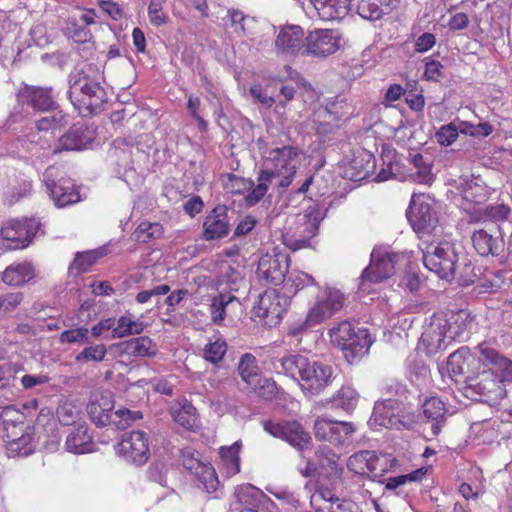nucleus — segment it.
<instances>
[{
  "instance_id": "obj_1",
  "label": "nucleus",
  "mask_w": 512,
  "mask_h": 512,
  "mask_svg": "<svg viewBox=\"0 0 512 512\" xmlns=\"http://www.w3.org/2000/svg\"><path fill=\"white\" fill-rule=\"evenodd\" d=\"M274 368L295 380L305 394L317 396L331 385L334 369L331 365L310 360L301 354H290L276 359Z\"/></svg>"
},
{
  "instance_id": "obj_2",
  "label": "nucleus",
  "mask_w": 512,
  "mask_h": 512,
  "mask_svg": "<svg viewBox=\"0 0 512 512\" xmlns=\"http://www.w3.org/2000/svg\"><path fill=\"white\" fill-rule=\"evenodd\" d=\"M68 97L79 113L86 117L100 113L108 100L105 89L82 70L69 75Z\"/></svg>"
},
{
  "instance_id": "obj_3",
  "label": "nucleus",
  "mask_w": 512,
  "mask_h": 512,
  "mask_svg": "<svg viewBox=\"0 0 512 512\" xmlns=\"http://www.w3.org/2000/svg\"><path fill=\"white\" fill-rule=\"evenodd\" d=\"M323 217L322 210L318 205L307 207L303 213L293 218V226L282 233L283 244L292 251L309 247L310 240L318 233Z\"/></svg>"
},
{
  "instance_id": "obj_4",
  "label": "nucleus",
  "mask_w": 512,
  "mask_h": 512,
  "mask_svg": "<svg viewBox=\"0 0 512 512\" xmlns=\"http://www.w3.org/2000/svg\"><path fill=\"white\" fill-rule=\"evenodd\" d=\"M408 262L409 259L404 253L373 249L370 264L363 270L360 277V289L368 292L371 284L390 278L398 268L406 266Z\"/></svg>"
},
{
  "instance_id": "obj_5",
  "label": "nucleus",
  "mask_w": 512,
  "mask_h": 512,
  "mask_svg": "<svg viewBox=\"0 0 512 512\" xmlns=\"http://www.w3.org/2000/svg\"><path fill=\"white\" fill-rule=\"evenodd\" d=\"M329 334L331 342L343 351L350 363L364 356L372 345L368 331L361 328L355 330L349 321H342L332 327Z\"/></svg>"
},
{
  "instance_id": "obj_6",
  "label": "nucleus",
  "mask_w": 512,
  "mask_h": 512,
  "mask_svg": "<svg viewBox=\"0 0 512 512\" xmlns=\"http://www.w3.org/2000/svg\"><path fill=\"white\" fill-rule=\"evenodd\" d=\"M434 199L426 194H413L407 211V218L413 230L420 236L442 233L434 208Z\"/></svg>"
},
{
  "instance_id": "obj_7",
  "label": "nucleus",
  "mask_w": 512,
  "mask_h": 512,
  "mask_svg": "<svg viewBox=\"0 0 512 512\" xmlns=\"http://www.w3.org/2000/svg\"><path fill=\"white\" fill-rule=\"evenodd\" d=\"M267 170L273 173V178H281L279 186L288 187L296 173L299 164L300 150L294 146L275 147L265 152Z\"/></svg>"
},
{
  "instance_id": "obj_8",
  "label": "nucleus",
  "mask_w": 512,
  "mask_h": 512,
  "mask_svg": "<svg viewBox=\"0 0 512 512\" xmlns=\"http://www.w3.org/2000/svg\"><path fill=\"white\" fill-rule=\"evenodd\" d=\"M275 39L273 42L275 55L285 61H292L299 56H304L305 34L298 25L275 26Z\"/></svg>"
},
{
  "instance_id": "obj_9",
  "label": "nucleus",
  "mask_w": 512,
  "mask_h": 512,
  "mask_svg": "<svg viewBox=\"0 0 512 512\" xmlns=\"http://www.w3.org/2000/svg\"><path fill=\"white\" fill-rule=\"evenodd\" d=\"M458 256L452 244L445 242L429 245L423 253V263L427 269L441 279L452 280L455 275Z\"/></svg>"
},
{
  "instance_id": "obj_10",
  "label": "nucleus",
  "mask_w": 512,
  "mask_h": 512,
  "mask_svg": "<svg viewBox=\"0 0 512 512\" xmlns=\"http://www.w3.org/2000/svg\"><path fill=\"white\" fill-rule=\"evenodd\" d=\"M465 395L473 400L494 406L506 396L502 382L491 372H483L469 380Z\"/></svg>"
},
{
  "instance_id": "obj_11",
  "label": "nucleus",
  "mask_w": 512,
  "mask_h": 512,
  "mask_svg": "<svg viewBox=\"0 0 512 512\" xmlns=\"http://www.w3.org/2000/svg\"><path fill=\"white\" fill-rule=\"evenodd\" d=\"M371 420L379 426L397 430L409 428L415 422L414 415L406 412L403 405L392 398L375 404Z\"/></svg>"
},
{
  "instance_id": "obj_12",
  "label": "nucleus",
  "mask_w": 512,
  "mask_h": 512,
  "mask_svg": "<svg viewBox=\"0 0 512 512\" xmlns=\"http://www.w3.org/2000/svg\"><path fill=\"white\" fill-rule=\"evenodd\" d=\"M345 305L344 294L335 288H325L317 294L314 305L309 309L306 325L314 326L339 312Z\"/></svg>"
},
{
  "instance_id": "obj_13",
  "label": "nucleus",
  "mask_w": 512,
  "mask_h": 512,
  "mask_svg": "<svg viewBox=\"0 0 512 512\" xmlns=\"http://www.w3.org/2000/svg\"><path fill=\"white\" fill-rule=\"evenodd\" d=\"M58 169L54 166L48 167L43 173V181L57 207H66L81 200L80 193L71 179L61 178L55 181Z\"/></svg>"
},
{
  "instance_id": "obj_14",
  "label": "nucleus",
  "mask_w": 512,
  "mask_h": 512,
  "mask_svg": "<svg viewBox=\"0 0 512 512\" xmlns=\"http://www.w3.org/2000/svg\"><path fill=\"white\" fill-rule=\"evenodd\" d=\"M313 428L316 439L335 446L343 445L356 432L354 423L337 421L326 416L317 417Z\"/></svg>"
},
{
  "instance_id": "obj_15",
  "label": "nucleus",
  "mask_w": 512,
  "mask_h": 512,
  "mask_svg": "<svg viewBox=\"0 0 512 512\" xmlns=\"http://www.w3.org/2000/svg\"><path fill=\"white\" fill-rule=\"evenodd\" d=\"M264 430L275 438L282 439L298 450H304L311 444L312 438L297 421H265Z\"/></svg>"
},
{
  "instance_id": "obj_16",
  "label": "nucleus",
  "mask_w": 512,
  "mask_h": 512,
  "mask_svg": "<svg viewBox=\"0 0 512 512\" xmlns=\"http://www.w3.org/2000/svg\"><path fill=\"white\" fill-rule=\"evenodd\" d=\"M287 300L276 290H267L259 296L258 302L253 307L256 317L263 319L265 325L275 326L283 318L286 312Z\"/></svg>"
},
{
  "instance_id": "obj_17",
  "label": "nucleus",
  "mask_w": 512,
  "mask_h": 512,
  "mask_svg": "<svg viewBox=\"0 0 512 512\" xmlns=\"http://www.w3.org/2000/svg\"><path fill=\"white\" fill-rule=\"evenodd\" d=\"M339 47L340 37L337 31L315 30L305 37L304 56L326 57L334 54Z\"/></svg>"
},
{
  "instance_id": "obj_18",
  "label": "nucleus",
  "mask_w": 512,
  "mask_h": 512,
  "mask_svg": "<svg viewBox=\"0 0 512 512\" xmlns=\"http://www.w3.org/2000/svg\"><path fill=\"white\" fill-rule=\"evenodd\" d=\"M16 97L20 104H26L35 111L45 112L57 108L51 87L24 84L19 88Z\"/></svg>"
},
{
  "instance_id": "obj_19",
  "label": "nucleus",
  "mask_w": 512,
  "mask_h": 512,
  "mask_svg": "<svg viewBox=\"0 0 512 512\" xmlns=\"http://www.w3.org/2000/svg\"><path fill=\"white\" fill-rule=\"evenodd\" d=\"M117 452L127 461L143 464L149 457L148 436L142 431H131L122 436Z\"/></svg>"
},
{
  "instance_id": "obj_20",
  "label": "nucleus",
  "mask_w": 512,
  "mask_h": 512,
  "mask_svg": "<svg viewBox=\"0 0 512 512\" xmlns=\"http://www.w3.org/2000/svg\"><path fill=\"white\" fill-rule=\"evenodd\" d=\"M288 272V258L282 253L265 254L258 262V278L270 285H280Z\"/></svg>"
},
{
  "instance_id": "obj_21",
  "label": "nucleus",
  "mask_w": 512,
  "mask_h": 512,
  "mask_svg": "<svg viewBox=\"0 0 512 512\" xmlns=\"http://www.w3.org/2000/svg\"><path fill=\"white\" fill-rule=\"evenodd\" d=\"M387 463V455H378L374 451L363 450L348 458L347 468L357 475L371 474L378 477L386 470L383 466Z\"/></svg>"
},
{
  "instance_id": "obj_22",
  "label": "nucleus",
  "mask_w": 512,
  "mask_h": 512,
  "mask_svg": "<svg viewBox=\"0 0 512 512\" xmlns=\"http://www.w3.org/2000/svg\"><path fill=\"white\" fill-rule=\"evenodd\" d=\"M232 217L225 205H218L213 208L205 217L203 222V238L206 241L222 239L231 231Z\"/></svg>"
},
{
  "instance_id": "obj_23",
  "label": "nucleus",
  "mask_w": 512,
  "mask_h": 512,
  "mask_svg": "<svg viewBox=\"0 0 512 512\" xmlns=\"http://www.w3.org/2000/svg\"><path fill=\"white\" fill-rule=\"evenodd\" d=\"M68 124V115L62 111H56L51 115L35 120L34 123L26 124L19 132L22 137L26 138L30 143H39L40 138L37 137L40 132H49L60 129Z\"/></svg>"
},
{
  "instance_id": "obj_24",
  "label": "nucleus",
  "mask_w": 512,
  "mask_h": 512,
  "mask_svg": "<svg viewBox=\"0 0 512 512\" xmlns=\"http://www.w3.org/2000/svg\"><path fill=\"white\" fill-rule=\"evenodd\" d=\"M34 235L32 222L28 220H10L1 229V236L10 241L14 249L28 246Z\"/></svg>"
},
{
  "instance_id": "obj_25",
  "label": "nucleus",
  "mask_w": 512,
  "mask_h": 512,
  "mask_svg": "<svg viewBox=\"0 0 512 512\" xmlns=\"http://www.w3.org/2000/svg\"><path fill=\"white\" fill-rule=\"evenodd\" d=\"M93 131L84 124H74L62 135L57 144L58 151H77L86 148L93 141Z\"/></svg>"
},
{
  "instance_id": "obj_26",
  "label": "nucleus",
  "mask_w": 512,
  "mask_h": 512,
  "mask_svg": "<svg viewBox=\"0 0 512 512\" xmlns=\"http://www.w3.org/2000/svg\"><path fill=\"white\" fill-rule=\"evenodd\" d=\"M114 401L110 392L94 393L87 405V413L97 426H105L109 423Z\"/></svg>"
},
{
  "instance_id": "obj_27",
  "label": "nucleus",
  "mask_w": 512,
  "mask_h": 512,
  "mask_svg": "<svg viewBox=\"0 0 512 512\" xmlns=\"http://www.w3.org/2000/svg\"><path fill=\"white\" fill-rule=\"evenodd\" d=\"M448 410L439 397H429L422 403V416L431 423L433 436H438L446 424Z\"/></svg>"
},
{
  "instance_id": "obj_28",
  "label": "nucleus",
  "mask_w": 512,
  "mask_h": 512,
  "mask_svg": "<svg viewBox=\"0 0 512 512\" xmlns=\"http://www.w3.org/2000/svg\"><path fill=\"white\" fill-rule=\"evenodd\" d=\"M472 242L475 250L481 256H498L504 247V241L501 237H494L483 229L473 233Z\"/></svg>"
},
{
  "instance_id": "obj_29",
  "label": "nucleus",
  "mask_w": 512,
  "mask_h": 512,
  "mask_svg": "<svg viewBox=\"0 0 512 512\" xmlns=\"http://www.w3.org/2000/svg\"><path fill=\"white\" fill-rule=\"evenodd\" d=\"M479 361L485 365H491L504 371L512 377V361L501 355L496 349L487 343H481L476 348Z\"/></svg>"
},
{
  "instance_id": "obj_30",
  "label": "nucleus",
  "mask_w": 512,
  "mask_h": 512,
  "mask_svg": "<svg viewBox=\"0 0 512 512\" xmlns=\"http://www.w3.org/2000/svg\"><path fill=\"white\" fill-rule=\"evenodd\" d=\"M320 19L331 21L343 18L349 11L346 0H311Z\"/></svg>"
},
{
  "instance_id": "obj_31",
  "label": "nucleus",
  "mask_w": 512,
  "mask_h": 512,
  "mask_svg": "<svg viewBox=\"0 0 512 512\" xmlns=\"http://www.w3.org/2000/svg\"><path fill=\"white\" fill-rule=\"evenodd\" d=\"M93 442L84 424L77 426L66 438L65 448L74 454H85L93 451Z\"/></svg>"
},
{
  "instance_id": "obj_32",
  "label": "nucleus",
  "mask_w": 512,
  "mask_h": 512,
  "mask_svg": "<svg viewBox=\"0 0 512 512\" xmlns=\"http://www.w3.org/2000/svg\"><path fill=\"white\" fill-rule=\"evenodd\" d=\"M34 276V268L30 263H13L3 271L2 281L8 286H21Z\"/></svg>"
},
{
  "instance_id": "obj_33",
  "label": "nucleus",
  "mask_w": 512,
  "mask_h": 512,
  "mask_svg": "<svg viewBox=\"0 0 512 512\" xmlns=\"http://www.w3.org/2000/svg\"><path fill=\"white\" fill-rule=\"evenodd\" d=\"M445 337V325L441 321H432L424 327L420 341L426 347L427 353L432 354L441 349Z\"/></svg>"
},
{
  "instance_id": "obj_34",
  "label": "nucleus",
  "mask_w": 512,
  "mask_h": 512,
  "mask_svg": "<svg viewBox=\"0 0 512 512\" xmlns=\"http://www.w3.org/2000/svg\"><path fill=\"white\" fill-rule=\"evenodd\" d=\"M392 0H360L357 12L367 20L375 21L392 10Z\"/></svg>"
},
{
  "instance_id": "obj_35",
  "label": "nucleus",
  "mask_w": 512,
  "mask_h": 512,
  "mask_svg": "<svg viewBox=\"0 0 512 512\" xmlns=\"http://www.w3.org/2000/svg\"><path fill=\"white\" fill-rule=\"evenodd\" d=\"M121 352L134 357H150L155 355V346L147 336L133 338L119 344Z\"/></svg>"
},
{
  "instance_id": "obj_36",
  "label": "nucleus",
  "mask_w": 512,
  "mask_h": 512,
  "mask_svg": "<svg viewBox=\"0 0 512 512\" xmlns=\"http://www.w3.org/2000/svg\"><path fill=\"white\" fill-rule=\"evenodd\" d=\"M473 360L474 356L470 354L468 347H462L448 357L447 371L451 377L462 376Z\"/></svg>"
},
{
  "instance_id": "obj_37",
  "label": "nucleus",
  "mask_w": 512,
  "mask_h": 512,
  "mask_svg": "<svg viewBox=\"0 0 512 512\" xmlns=\"http://www.w3.org/2000/svg\"><path fill=\"white\" fill-rule=\"evenodd\" d=\"M106 254L105 248H99L86 252H79L76 254L74 262L70 265L69 271L71 274L78 275L86 272L98 259Z\"/></svg>"
},
{
  "instance_id": "obj_38",
  "label": "nucleus",
  "mask_w": 512,
  "mask_h": 512,
  "mask_svg": "<svg viewBox=\"0 0 512 512\" xmlns=\"http://www.w3.org/2000/svg\"><path fill=\"white\" fill-rule=\"evenodd\" d=\"M237 369L242 381L245 382L248 387L254 384L261 376L257 359L251 353H245L241 356Z\"/></svg>"
},
{
  "instance_id": "obj_39",
  "label": "nucleus",
  "mask_w": 512,
  "mask_h": 512,
  "mask_svg": "<svg viewBox=\"0 0 512 512\" xmlns=\"http://www.w3.org/2000/svg\"><path fill=\"white\" fill-rule=\"evenodd\" d=\"M236 502L245 507V509H254L261 502L263 493L258 488L247 484L238 486L234 491Z\"/></svg>"
},
{
  "instance_id": "obj_40",
  "label": "nucleus",
  "mask_w": 512,
  "mask_h": 512,
  "mask_svg": "<svg viewBox=\"0 0 512 512\" xmlns=\"http://www.w3.org/2000/svg\"><path fill=\"white\" fill-rule=\"evenodd\" d=\"M31 430L21 433L19 438L4 440L9 457L27 456L33 452Z\"/></svg>"
},
{
  "instance_id": "obj_41",
  "label": "nucleus",
  "mask_w": 512,
  "mask_h": 512,
  "mask_svg": "<svg viewBox=\"0 0 512 512\" xmlns=\"http://www.w3.org/2000/svg\"><path fill=\"white\" fill-rule=\"evenodd\" d=\"M240 448L241 442L239 441H236L230 446H223L220 448V458L226 467L228 475H235L240 471Z\"/></svg>"
},
{
  "instance_id": "obj_42",
  "label": "nucleus",
  "mask_w": 512,
  "mask_h": 512,
  "mask_svg": "<svg viewBox=\"0 0 512 512\" xmlns=\"http://www.w3.org/2000/svg\"><path fill=\"white\" fill-rule=\"evenodd\" d=\"M359 394L351 386H342L340 390L331 398L333 407H339L346 412H352L357 406Z\"/></svg>"
},
{
  "instance_id": "obj_43",
  "label": "nucleus",
  "mask_w": 512,
  "mask_h": 512,
  "mask_svg": "<svg viewBox=\"0 0 512 512\" xmlns=\"http://www.w3.org/2000/svg\"><path fill=\"white\" fill-rule=\"evenodd\" d=\"M163 234V227L158 222H141L134 232L131 234V239L139 243H148L153 239H158Z\"/></svg>"
},
{
  "instance_id": "obj_44",
  "label": "nucleus",
  "mask_w": 512,
  "mask_h": 512,
  "mask_svg": "<svg viewBox=\"0 0 512 512\" xmlns=\"http://www.w3.org/2000/svg\"><path fill=\"white\" fill-rule=\"evenodd\" d=\"M144 324L134 320L131 314L123 315L117 320V326L112 329L113 338H123L132 334H140Z\"/></svg>"
},
{
  "instance_id": "obj_45",
  "label": "nucleus",
  "mask_w": 512,
  "mask_h": 512,
  "mask_svg": "<svg viewBox=\"0 0 512 512\" xmlns=\"http://www.w3.org/2000/svg\"><path fill=\"white\" fill-rule=\"evenodd\" d=\"M272 179V172H269L268 170H262L257 178V186H253L245 197L246 204L253 206L258 203L267 193L268 186L272 182Z\"/></svg>"
},
{
  "instance_id": "obj_46",
  "label": "nucleus",
  "mask_w": 512,
  "mask_h": 512,
  "mask_svg": "<svg viewBox=\"0 0 512 512\" xmlns=\"http://www.w3.org/2000/svg\"><path fill=\"white\" fill-rule=\"evenodd\" d=\"M194 474L198 480V486L205 490L207 493H211L217 490L219 486V480L215 469L211 465L204 464Z\"/></svg>"
},
{
  "instance_id": "obj_47",
  "label": "nucleus",
  "mask_w": 512,
  "mask_h": 512,
  "mask_svg": "<svg viewBox=\"0 0 512 512\" xmlns=\"http://www.w3.org/2000/svg\"><path fill=\"white\" fill-rule=\"evenodd\" d=\"M81 411V406L76 402L65 400L57 408V417L61 424L69 426L80 418Z\"/></svg>"
},
{
  "instance_id": "obj_48",
  "label": "nucleus",
  "mask_w": 512,
  "mask_h": 512,
  "mask_svg": "<svg viewBox=\"0 0 512 512\" xmlns=\"http://www.w3.org/2000/svg\"><path fill=\"white\" fill-rule=\"evenodd\" d=\"M173 419L180 426L192 429L197 422L196 408L186 401L178 409L173 410Z\"/></svg>"
},
{
  "instance_id": "obj_49",
  "label": "nucleus",
  "mask_w": 512,
  "mask_h": 512,
  "mask_svg": "<svg viewBox=\"0 0 512 512\" xmlns=\"http://www.w3.org/2000/svg\"><path fill=\"white\" fill-rule=\"evenodd\" d=\"M464 123H460L457 125L454 122L443 125L440 129L435 133V139L441 146H450L459 136V132L467 134L468 131L462 129L461 126Z\"/></svg>"
},
{
  "instance_id": "obj_50",
  "label": "nucleus",
  "mask_w": 512,
  "mask_h": 512,
  "mask_svg": "<svg viewBox=\"0 0 512 512\" xmlns=\"http://www.w3.org/2000/svg\"><path fill=\"white\" fill-rule=\"evenodd\" d=\"M426 470L423 468L412 471L411 473L405 475H399L396 477H390L385 480V488L387 490L395 491L397 489H401L407 483L417 482L421 480V478L425 475ZM402 490L397 491V494H401Z\"/></svg>"
},
{
  "instance_id": "obj_51",
  "label": "nucleus",
  "mask_w": 512,
  "mask_h": 512,
  "mask_svg": "<svg viewBox=\"0 0 512 512\" xmlns=\"http://www.w3.org/2000/svg\"><path fill=\"white\" fill-rule=\"evenodd\" d=\"M410 162L416 169L413 176L417 182L430 183L433 180L431 166L420 153L410 154Z\"/></svg>"
},
{
  "instance_id": "obj_52",
  "label": "nucleus",
  "mask_w": 512,
  "mask_h": 512,
  "mask_svg": "<svg viewBox=\"0 0 512 512\" xmlns=\"http://www.w3.org/2000/svg\"><path fill=\"white\" fill-rule=\"evenodd\" d=\"M233 302H238L235 296L219 294L214 297L210 305L212 320L219 324L225 316L226 308Z\"/></svg>"
},
{
  "instance_id": "obj_53",
  "label": "nucleus",
  "mask_w": 512,
  "mask_h": 512,
  "mask_svg": "<svg viewBox=\"0 0 512 512\" xmlns=\"http://www.w3.org/2000/svg\"><path fill=\"white\" fill-rule=\"evenodd\" d=\"M251 390L264 400H272L277 393L276 382L272 378L259 377L254 384L249 386Z\"/></svg>"
},
{
  "instance_id": "obj_54",
  "label": "nucleus",
  "mask_w": 512,
  "mask_h": 512,
  "mask_svg": "<svg viewBox=\"0 0 512 512\" xmlns=\"http://www.w3.org/2000/svg\"><path fill=\"white\" fill-rule=\"evenodd\" d=\"M227 352V343L223 339H216L209 342L204 348V358L212 364L219 363Z\"/></svg>"
},
{
  "instance_id": "obj_55",
  "label": "nucleus",
  "mask_w": 512,
  "mask_h": 512,
  "mask_svg": "<svg viewBox=\"0 0 512 512\" xmlns=\"http://www.w3.org/2000/svg\"><path fill=\"white\" fill-rule=\"evenodd\" d=\"M107 353L106 346L104 344H96L84 348L79 354L75 356L76 362H88V361H102Z\"/></svg>"
},
{
  "instance_id": "obj_56",
  "label": "nucleus",
  "mask_w": 512,
  "mask_h": 512,
  "mask_svg": "<svg viewBox=\"0 0 512 512\" xmlns=\"http://www.w3.org/2000/svg\"><path fill=\"white\" fill-rule=\"evenodd\" d=\"M316 456L321 468L332 472L338 470L339 457L329 447H321L317 450Z\"/></svg>"
},
{
  "instance_id": "obj_57",
  "label": "nucleus",
  "mask_w": 512,
  "mask_h": 512,
  "mask_svg": "<svg viewBox=\"0 0 512 512\" xmlns=\"http://www.w3.org/2000/svg\"><path fill=\"white\" fill-rule=\"evenodd\" d=\"M61 343L84 344L89 340V330L86 327L65 330L60 334Z\"/></svg>"
},
{
  "instance_id": "obj_58",
  "label": "nucleus",
  "mask_w": 512,
  "mask_h": 512,
  "mask_svg": "<svg viewBox=\"0 0 512 512\" xmlns=\"http://www.w3.org/2000/svg\"><path fill=\"white\" fill-rule=\"evenodd\" d=\"M66 34L77 43H87L92 39V33L86 26H80L75 21L68 22Z\"/></svg>"
},
{
  "instance_id": "obj_59",
  "label": "nucleus",
  "mask_w": 512,
  "mask_h": 512,
  "mask_svg": "<svg viewBox=\"0 0 512 512\" xmlns=\"http://www.w3.org/2000/svg\"><path fill=\"white\" fill-rule=\"evenodd\" d=\"M32 189V183L31 181L24 179L19 185V188L12 185L8 187L7 191L5 192L6 200L9 204H14L17 201H19L21 198L27 196Z\"/></svg>"
},
{
  "instance_id": "obj_60",
  "label": "nucleus",
  "mask_w": 512,
  "mask_h": 512,
  "mask_svg": "<svg viewBox=\"0 0 512 512\" xmlns=\"http://www.w3.org/2000/svg\"><path fill=\"white\" fill-rule=\"evenodd\" d=\"M23 301L21 292H10L0 295V313L7 314L14 311Z\"/></svg>"
},
{
  "instance_id": "obj_61",
  "label": "nucleus",
  "mask_w": 512,
  "mask_h": 512,
  "mask_svg": "<svg viewBox=\"0 0 512 512\" xmlns=\"http://www.w3.org/2000/svg\"><path fill=\"white\" fill-rule=\"evenodd\" d=\"M254 183L234 174H230L226 183V188L233 194H243L252 189Z\"/></svg>"
},
{
  "instance_id": "obj_62",
  "label": "nucleus",
  "mask_w": 512,
  "mask_h": 512,
  "mask_svg": "<svg viewBox=\"0 0 512 512\" xmlns=\"http://www.w3.org/2000/svg\"><path fill=\"white\" fill-rule=\"evenodd\" d=\"M25 104H20L18 102V105L14 107V109L9 114L7 120H6V126L8 129L16 130L17 128L14 127L16 124L24 123L28 120L29 111L24 108Z\"/></svg>"
},
{
  "instance_id": "obj_63",
  "label": "nucleus",
  "mask_w": 512,
  "mask_h": 512,
  "mask_svg": "<svg viewBox=\"0 0 512 512\" xmlns=\"http://www.w3.org/2000/svg\"><path fill=\"white\" fill-rule=\"evenodd\" d=\"M180 457L182 465L192 473H195L204 465V463L195 456V452L191 448L182 449Z\"/></svg>"
},
{
  "instance_id": "obj_64",
  "label": "nucleus",
  "mask_w": 512,
  "mask_h": 512,
  "mask_svg": "<svg viewBox=\"0 0 512 512\" xmlns=\"http://www.w3.org/2000/svg\"><path fill=\"white\" fill-rule=\"evenodd\" d=\"M288 282H291L296 290L303 289L309 285H316V282L311 275L300 271L292 273L288 278Z\"/></svg>"
}]
</instances>
